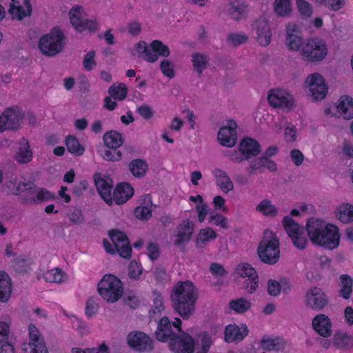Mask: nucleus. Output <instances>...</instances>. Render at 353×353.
I'll return each instance as SVG.
<instances>
[{
	"mask_svg": "<svg viewBox=\"0 0 353 353\" xmlns=\"http://www.w3.org/2000/svg\"><path fill=\"white\" fill-rule=\"evenodd\" d=\"M257 212L268 217H275L279 212L277 208L268 199H262L255 208Z\"/></svg>",
	"mask_w": 353,
	"mask_h": 353,
	"instance_id": "obj_37",
	"label": "nucleus"
},
{
	"mask_svg": "<svg viewBox=\"0 0 353 353\" xmlns=\"http://www.w3.org/2000/svg\"><path fill=\"white\" fill-rule=\"evenodd\" d=\"M69 16L72 26L79 32H83L85 30L94 32L99 28V23L95 19H85V12L81 6H74L70 10Z\"/></svg>",
	"mask_w": 353,
	"mask_h": 353,
	"instance_id": "obj_7",
	"label": "nucleus"
},
{
	"mask_svg": "<svg viewBox=\"0 0 353 353\" xmlns=\"http://www.w3.org/2000/svg\"><path fill=\"white\" fill-rule=\"evenodd\" d=\"M258 254L261 261L270 265L275 264L280 257L279 241L270 230L264 232L263 240L258 248Z\"/></svg>",
	"mask_w": 353,
	"mask_h": 353,
	"instance_id": "obj_3",
	"label": "nucleus"
},
{
	"mask_svg": "<svg viewBox=\"0 0 353 353\" xmlns=\"http://www.w3.org/2000/svg\"><path fill=\"white\" fill-rule=\"evenodd\" d=\"M110 236L119 254L123 258L130 257L132 248L126 235L121 231L112 230Z\"/></svg>",
	"mask_w": 353,
	"mask_h": 353,
	"instance_id": "obj_18",
	"label": "nucleus"
},
{
	"mask_svg": "<svg viewBox=\"0 0 353 353\" xmlns=\"http://www.w3.org/2000/svg\"><path fill=\"white\" fill-rule=\"evenodd\" d=\"M94 181L97 191L101 198L106 203L111 205L112 203L111 194L112 190V180L108 176H102L100 173H97L94 176Z\"/></svg>",
	"mask_w": 353,
	"mask_h": 353,
	"instance_id": "obj_20",
	"label": "nucleus"
},
{
	"mask_svg": "<svg viewBox=\"0 0 353 353\" xmlns=\"http://www.w3.org/2000/svg\"><path fill=\"white\" fill-rule=\"evenodd\" d=\"M283 224L294 245L299 249H304L307 244V239L304 235L303 228L290 216L283 219Z\"/></svg>",
	"mask_w": 353,
	"mask_h": 353,
	"instance_id": "obj_11",
	"label": "nucleus"
},
{
	"mask_svg": "<svg viewBox=\"0 0 353 353\" xmlns=\"http://www.w3.org/2000/svg\"><path fill=\"white\" fill-rule=\"evenodd\" d=\"M336 216L345 223L353 221V205L349 203L340 205L336 209Z\"/></svg>",
	"mask_w": 353,
	"mask_h": 353,
	"instance_id": "obj_40",
	"label": "nucleus"
},
{
	"mask_svg": "<svg viewBox=\"0 0 353 353\" xmlns=\"http://www.w3.org/2000/svg\"><path fill=\"white\" fill-rule=\"evenodd\" d=\"M128 92V89L126 85L124 83H114L112 85L109 90L108 93L114 99V100H119L121 101L123 100Z\"/></svg>",
	"mask_w": 353,
	"mask_h": 353,
	"instance_id": "obj_48",
	"label": "nucleus"
},
{
	"mask_svg": "<svg viewBox=\"0 0 353 353\" xmlns=\"http://www.w3.org/2000/svg\"><path fill=\"white\" fill-rule=\"evenodd\" d=\"M252 33L261 46H267L270 44L272 32L265 17H261L252 23Z\"/></svg>",
	"mask_w": 353,
	"mask_h": 353,
	"instance_id": "obj_13",
	"label": "nucleus"
},
{
	"mask_svg": "<svg viewBox=\"0 0 353 353\" xmlns=\"http://www.w3.org/2000/svg\"><path fill=\"white\" fill-rule=\"evenodd\" d=\"M155 334L159 341L165 342L176 334L173 332L169 319L163 316L159 321Z\"/></svg>",
	"mask_w": 353,
	"mask_h": 353,
	"instance_id": "obj_29",
	"label": "nucleus"
},
{
	"mask_svg": "<svg viewBox=\"0 0 353 353\" xmlns=\"http://www.w3.org/2000/svg\"><path fill=\"white\" fill-rule=\"evenodd\" d=\"M327 54L325 42L314 37L307 39L300 50L301 59L308 62H317L324 59Z\"/></svg>",
	"mask_w": 353,
	"mask_h": 353,
	"instance_id": "obj_5",
	"label": "nucleus"
},
{
	"mask_svg": "<svg viewBox=\"0 0 353 353\" xmlns=\"http://www.w3.org/2000/svg\"><path fill=\"white\" fill-rule=\"evenodd\" d=\"M237 274L243 278H247L246 286L248 292L252 294L258 288V275L253 266H237Z\"/></svg>",
	"mask_w": 353,
	"mask_h": 353,
	"instance_id": "obj_23",
	"label": "nucleus"
},
{
	"mask_svg": "<svg viewBox=\"0 0 353 353\" xmlns=\"http://www.w3.org/2000/svg\"><path fill=\"white\" fill-rule=\"evenodd\" d=\"M133 194L134 190L130 185L121 183L114 189L112 195V201H114L117 204H123L131 198Z\"/></svg>",
	"mask_w": 353,
	"mask_h": 353,
	"instance_id": "obj_30",
	"label": "nucleus"
},
{
	"mask_svg": "<svg viewBox=\"0 0 353 353\" xmlns=\"http://www.w3.org/2000/svg\"><path fill=\"white\" fill-rule=\"evenodd\" d=\"M212 174L215 179L216 185L223 193H228L234 190V183L225 171L215 168L212 171Z\"/></svg>",
	"mask_w": 353,
	"mask_h": 353,
	"instance_id": "obj_28",
	"label": "nucleus"
},
{
	"mask_svg": "<svg viewBox=\"0 0 353 353\" xmlns=\"http://www.w3.org/2000/svg\"><path fill=\"white\" fill-rule=\"evenodd\" d=\"M261 345L265 350L272 351L279 350L283 347V340L279 338L270 339L263 338Z\"/></svg>",
	"mask_w": 353,
	"mask_h": 353,
	"instance_id": "obj_51",
	"label": "nucleus"
},
{
	"mask_svg": "<svg viewBox=\"0 0 353 353\" xmlns=\"http://www.w3.org/2000/svg\"><path fill=\"white\" fill-rule=\"evenodd\" d=\"M306 230L312 243L332 250L339 244L340 235L336 226L324 221L311 218L306 224Z\"/></svg>",
	"mask_w": 353,
	"mask_h": 353,
	"instance_id": "obj_2",
	"label": "nucleus"
},
{
	"mask_svg": "<svg viewBox=\"0 0 353 353\" xmlns=\"http://www.w3.org/2000/svg\"><path fill=\"white\" fill-rule=\"evenodd\" d=\"M30 181H27L22 177L11 176L7 183V187L12 194L21 195L30 188Z\"/></svg>",
	"mask_w": 353,
	"mask_h": 353,
	"instance_id": "obj_33",
	"label": "nucleus"
},
{
	"mask_svg": "<svg viewBox=\"0 0 353 353\" xmlns=\"http://www.w3.org/2000/svg\"><path fill=\"white\" fill-rule=\"evenodd\" d=\"M303 43L298 26L294 23H288L285 36V45L288 50L300 52Z\"/></svg>",
	"mask_w": 353,
	"mask_h": 353,
	"instance_id": "obj_19",
	"label": "nucleus"
},
{
	"mask_svg": "<svg viewBox=\"0 0 353 353\" xmlns=\"http://www.w3.org/2000/svg\"><path fill=\"white\" fill-rule=\"evenodd\" d=\"M69 221L75 225H81L85 222V216L79 208H74L67 214Z\"/></svg>",
	"mask_w": 353,
	"mask_h": 353,
	"instance_id": "obj_54",
	"label": "nucleus"
},
{
	"mask_svg": "<svg viewBox=\"0 0 353 353\" xmlns=\"http://www.w3.org/2000/svg\"><path fill=\"white\" fill-rule=\"evenodd\" d=\"M53 199V195L48 190L37 187L32 182L30 188L20 196L21 203L23 205L39 204Z\"/></svg>",
	"mask_w": 353,
	"mask_h": 353,
	"instance_id": "obj_9",
	"label": "nucleus"
},
{
	"mask_svg": "<svg viewBox=\"0 0 353 353\" xmlns=\"http://www.w3.org/2000/svg\"><path fill=\"white\" fill-rule=\"evenodd\" d=\"M298 10L300 14L304 18L310 17L313 8L312 5L305 0H296Z\"/></svg>",
	"mask_w": 353,
	"mask_h": 353,
	"instance_id": "obj_57",
	"label": "nucleus"
},
{
	"mask_svg": "<svg viewBox=\"0 0 353 353\" xmlns=\"http://www.w3.org/2000/svg\"><path fill=\"white\" fill-rule=\"evenodd\" d=\"M63 39L64 36L61 30L53 29L40 38L39 48L43 55L54 57L63 50Z\"/></svg>",
	"mask_w": 353,
	"mask_h": 353,
	"instance_id": "obj_6",
	"label": "nucleus"
},
{
	"mask_svg": "<svg viewBox=\"0 0 353 353\" xmlns=\"http://www.w3.org/2000/svg\"><path fill=\"white\" fill-rule=\"evenodd\" d=\"M97 290L101 297L109 303L117 301L123 293L121 281L112 274L103 276L98 283Z\"/></svg>",
	"mask_w": 353,
	"mask_h": 353,
	"instance_id": "obj_4",
	"label": "nucleus"
},
{
	"mask_svg": "<svg viewBox=\"0 0 353 353\" xmlns=\"http://www.w3.org/2000/svg\"><path fill=\"white\" fill-rule=\"evenodd\" d=\"M23 113L18 107L6 109L0 115V132L17 130L21 128Z\"/></svg>",
	"mask_w": 353,
	"mask_h": 353,
	"instance_id": "obj_8",
	"label": "nucleus"
},
{
	"mask_svg": "<svg viewBox=\"0 0 353 353\" xmlns=\"http://www.w3.org/2000/svg\"><path fill=\"white\" fill-rule=\"evenodd\" d=\"M239 149L245 155V159L256 157L261 151L259 143L254 139L250 138L243 139L239 145Z\"/></svg>",
	"mask_w": 353,
	"mask_h": 353,
	"instance_id": "obj_32",
	"label": "nucleus"
},
{
	"mask_svg": "<svg viewBox=\"0 0 353 353\" xmlns=\"http://www.w3.org/2000/svg\"><path fill=\"white\" fill-rule=\"evenodd\" d=\"M341 283L339 296L344 299H349L352 292L353 279L347 274L340 276Z\"/></svg>",
	"mask_w": 353,
	"mask_h": 353,
	"instance_id": "obj_42",
	"label": "nucleus"
},
{
	"mask_svg": "<svg viewBox=\"0 0 353 353\" xmlns=\"http://www.w3.org/2000/svg\"><path fill=\"white\" fill-rule=\"evenodd\" d=\"M201 344L196 353H208L212 343V338L207 332H202L200 335Z\"/></svg>",
	"mask_w": 353,
	"mask_h": 353,
	"instance_id": "obj_55",
	"label": "nucleus"
},
{
	"mask_svg": "<svg viewBox=\"0 0 353 353\" xmlns=\"http://www.w3.org/2000/svg\"><path fill=\"white\" fill-rule=\"evenodd\" d=\"M209 222L223 229L229 227L228 219L220 214L210 215Z\"/></svg>",
	"mask_w": 353,
	"mask_h": 353,
	"instance_id": "obj_61",
	"label": "nucleus"
},
{
	"mask_svg": "<svg viewBox=\"0 0 353 353\" xmlns=\"http://www.w3.org/2000/svg\"><path fill=\"white\" fill-rule=\"evenodd\" d=\"M127 342L133 350L140 352H149L153 348V340L141 331H132L128 334Z\"/></svg>",
	"mask_w": 353,
	"mask_h": 353,
	"instance_id": "obj_12",
	"label": "nucleus"
},
{
	"mask_svg": "<svg viewBox=\"0 0 353 353\" xmlns=\"http://www.w3.org/2000/svg\"><path fill=\"white\" fill-rule=\"evenodd\" d=\"M31 12V6L26 0L24 6H21L19 3L15 0H12L8 10L9 14L12 19L21 20L25 17L29 15Z\"/></svg>",
	"mask_w": 353,
	"mask_h": 353,
	"instance_id": "obj_34",
	"label": "nucleus"
},
{
	"mask_svg": "<svg viewBox=\"0 0 353 353\" xmlns=\"http://www.w3.org/2000/svg\"><path fill=\"white\" fill-rule=\"evenodd\" d=\"M95 52L94 51H90L87 52L83 58V65L87 71L92 70L97 65L94 60Z\"/></svg>",
	"mask_w": 353,
	"mask_h": 353,
	"instance_id": "obj_64",
	"label": "nucleus"
},
{
	"mask_svg": "<svg viewBox=\"0 0 353 353\" xmlns=\"http://www.w3.org/2000/svg\"><path fill=\"white\" fill-rule=\"evenodd\" d=\"M268 101L274 108H291L294 104V98L288 91L278 88L270 90Z\"/></svg>",
	"mask_w": 353,
	"mask_h": 353,
	"instance_id": "obj_17",
	"label": "nucleus"
},
{
	"mask_svg": "<svg viewBox=\"0 0 353 353\" xmlns=\"http://www.w3.org/2000/svg\"><path fill=\"white\" fill-rule=\"evenodd\" d=\"M19 148L14 155V159L19 163H28L32 159V152L28 141L22 138L19 141Z\"/></svg>",
	"mask_w": 353,
	"mask_h": 353,
	"instance_id": "obj_31",
	"label": "nucleus"
},
{
	"mask_svg": "<svg viewBox=\"0 0 353 353\" xmlns=\"http://www.w3.org/2000/svg\"><path fill=\"white\" fill-rule=\"evenodd\" d=\"M28 330L31 353H48L43 337L37 327L30 324Z\"/></svg>",
	"mask_w": 353,
	"mask_h": 353,
	"instance_id": "obj_21",
	"label": "nucleus"
},
{
	"mask_svg": "<svg viewBox=\"0 0 353 353\" xmlns=\"http://www.w3.org/2000/svg\"><path fill=\"white\" fill-rule=\"evenodd\" d=\"M305 88L314 100H322L327 93V87L319 73L311 74L306 78Z\"/></svg>",
	"mask_w": 353,
	"mask_h": 353,
	"instance_id": "obj_10",
	"label": "nucleus"
},
{
	"mask_svg": "<svg viewBox=\"0 0 353 353\" xmlns=\"http://www.w3.org/2000/svg\"><path fill=\"white\" fill-rule=\"evenodd\" d=\"M160 70L165 77L172 79L174 77V65L168 59L163 60L160 63Z\"/></svg>",
	"mask_w": 353,
	"mask_h": 353,
	"instance_id": "obj_59",
	"label": "nucleus"
},
{
	"mask_svg": "<svg viewBox=\"0 0 353 353\" xmlns=\"http://www.w3.org/2000/svg\"><path fill=\"white\" fill-rule=\"evenodd\" d=\"M316 3L323 4L332 10H339L344 5L345 0H314Z\"/></svg>",
	"mask_w": 353,
	"mask_h": 353,
	"instance_id": "obj_62",
	"label": "nucleus"
},
{
	"mask_svg": "<svg viewBox=\"0 0 353 353\" xmlns=\"http://www.w3.org/2000/svg\"><path fill=\"white\" fill-rule=\"evenodd\" d=\"M332 343L334 346L339 350H351L353 349V334L346 331H336L333 335Z\"/></svg>",
	"mask_w": 353,
	"mask_h": 353,
	"instance_id": "obj_25",
	"label": "nucleus"
},
{
	"mask_svg": "<svg viewBox=\"0 0 353 353\" xmlns=\"http://www.w3.org/2000/svg\"><path fill=\"white\" fill-rule=\"evenodd\" d=\"M12 293L11 279L8 273L0 272V302L6 303Z\"/></svg>",
	"mask_w": 353,
	"mask_h": 353,
	"instance_id": "obj_36",
	"label": "nucleus"
},
{
	"mask_svg": "<svg viewBox=\"0 0 353 353\" xmlns=\"http://www.w3.org/2000/svg\"><path fill=\"white\" fill-rule=\"evenodd\" d=\"M103 141L107 148L118 149L123 143L122 134L116 131H110L103 136Z\"/></svg>",
	"mask_w": 353,
	"mask_h": 353,
	"instance_id": "obj_39",
	"label": "nucleus"
},
{
	"mask_svg": "<svg viewBox=\"0 0 353 353\" xmlns=\"http://www.w3.org/2000/svg\"><path fill=\"white\" fill-rule=\"evenodd\" d=\"M230 308L238 314H243L248 311L251 307L250 301L244 298L232 299L229 303Z\"/></svg>",
	"mask_w": 353,
	"mask_h": 353,
	"instance_id": "obj_47",
	"label": "nucleus"
},
{
	"mask_svg": "<svg viewBox=\"0 0 353 353\" xmlns=\"http://www.w3.org/2000/svg\"><path fill=\"white\" fill-rule=\"evenodd\" d=\"M172 351L176 353H193L194 343L193 338L187 332L174 335L170 341Z\"/></svg>",
	"mask_w": 353,
	"mask_h": 353,
	"instance_id": "obj_14",
	"label": "nucleus"
},
{
	"mask_svg": "<svg viewBox=\"0 0 353 353\" xmlns=\"http://www.w3.org/2000/svg\"><path fill=\"white\" fill-rule=\"evenodd\" d=\"M263 157L257 158L250 163L249 167L247 168L250 175H253L259 172L261 173V168H263Z\"/></svg>",
	"mask_w": 353,
	"mask_h": 353,
	"instance_id": "obj_63",
	"label": "nucleus"
},
{
	"mask_svg": "<svg viewBox=\"0 0 353 353\" xmlns=\"http://www.w3.org/2000/svg\"><path fill=\"white\" fill-rule=\"evenodd\" d=\"M314 330L321 336L328 338L332 334V323L330 319L324 314H318L312 319Z\"/></svg>",
	"mask_w": 353,
	"mask_h": 353,
	"instance_id": "obj_22",
	"label": "nucleus"
},
{
	"mask_svg": "<svg viewBox=\"0 0 353 353\" xmlns=\"http://www.w3.org/2000/svg\"><path fill=\"white\" fill-rule=\"evenodd\" d=\"M99 153L105 161H117L122 157V154L119 150L109 148L99 150Z\"/></svg>",
	"mask_w": 353,
	"mask_h": 353,
	"instance_id": "obj_52",
	"label": "nucleus"
},
{
	"mask_svg": "<svg viewBox=\"0 0 353 353\" xmlns=\"http://www.w3.org/2000/svg\"><path fill=\"white\" fill-rule=\"evenodd\" d=\"M236 123L229 120L226 125L222 126L217 134V139L221 145L225 147H233L237 140Z\"/></svg>",
	"mask_w": 353,
	"mask_h": 353,
	"instance_id": "obj_16",
	"label": "nucleus"
},
{
	"mask_svg": "<svg viewBox=\"0 0 353 353\" xmlns=\"http://www.w3.org/2000/svg\"><path fill=\"white\" fill-rule=\"evenodd\" d=\"M43 278L47 282L59 283L63 282L66 279L67 276L61 269L54 267L46 272L43 274Z\"/></svg>",
	"mask_w": 353,
	"mask_h": 353,
	"instance_id": "obj_43",
	"label": "nucleus"
},
{
	"mask_svg": "<svg viewBox=\"0 0 353 353\" xmlns=\"http://www.w3.org/2000/svg\"><path fill=\"white\" fill-rule=\"evenodd\" d=\"M248 40V34L243 32H231L229 33L227 37L228 43L234 47L244 44Z\"/></svg>",
	"mask_w": 353,
	"mask_h": 353,
	"instance_id": "obj_50",
	"label": "nucleus"
},
{
	"mask_svg": "<svg viewBox=\"0 0 353 353\" xmlns=\"http://www.w3.org/2000/svg\"><path fill=\"white\" fill-rule=\"evenodd\" d=\"M249 330L246 325L241 327L236 324L227 325L224 331V338L227 343L239 342L248 334Z\"/></svg>",
	"mask_w": 353,
	"mask_h": 353,
	"instance_id": "obj_24",
	"label": "nucleus"
},
{
	"mask_svg": "<svg viewBox=\"0 0 353 353\" xmlns=\"http://www.w3.org/2000/svg\"><path fill=\"white\" fill-rule=\"evenodd\" d=\"M154 298L153 300V305L150 310L152 316L156 314L161 313L164 310L163 297L159 294L154 292Z\"/></svg>",
	"mask_w": 353,
	"mask_h": 353,
	"instance_id": "obj_56",
	"label": "nucleus"
},
{
	"mask_svg": "<svg viewBox=\"0 0 353 353\" xmlns=\"http://www.w3.org/2000/svg\"><path fill=\"white\" fill-rule=\"evenodd\" d=\"M151 204L147 203L145 205H139L135 208L134 214L135 216L142 220H147L152 216Z\"/></svg>",
	"mask_w": 353,
	"mask_h": 353,
	"instance_id": "obj_58",
	"label": "nucleus"
},
{
	"mask_svg": "<svg viewBox=\"0 0 353 353\" xmlns=\"http://www.w3.org/2000/svg\"><path fill=\"white\" fill-rule=\"evenodd\" d=\"M216 236V232L211 228L201 229L196 236V245L199 248H203L208 242L215 239Z\"/></svg>",
	"mask_w": 353,
	"mask_h": 353,
	"instance_id": "obj_38",
	"label": "nucleus"
},
{
	"mask_svg": "<svg viewBox=\"0 0 353 353\" xmlns=\"http://www.w3.org/2000/svg\"><path fill=\"white\" fill-rule=\"evenodd\" d=\"M136 50L139 54H143V59L148 62H155L158 59V56L157 54H154L152 52L151 48H150L146 42L140 41H139L136 46Z\"/></svg>",
	"mask_w": 353,
	"mask_h": 353,
	"instance_id": "obj_45",
	"label": "nucleus"
},
{
	"mask_svg": "<svg viewBox=\"0 0 353 353\" xmlns=\"http://www.w3.org/2000/svg\"><path fill=\"white\" fill-rule=\"evenodd\" d=\"M150 47L153 53L157 56L168 57L170 55L169 48L164 45L161 41L154 40L151 42Z\"/></svg>",
	"mask_w": 353,
	"mask_h": 353,
	"instance_id": "obj_53",
	"label": "nucleus"
},
{
	"mask_svg": "<svg viewBox=\"0 0 353 353\" xmlns=\"http://www.w3.org/2000/svg\"><path fill=\"white\" fill-rule=\"evenodd\" d=\"M129 170L134 176L138 178L142 177L147 172L148 164L142 159H134L130 162Z\"/></svg>",
	"mask_w": 353,
	"mask_h": 353,
	"instance_id": "obj_44",
	"label": "nucleus"
},
{
	"mask_svg": "<svg viewBox=\"0 0 353 353\" xmlns=\"http://www.w3.org/2000/svg\"><path fill=\"white\" fill-rule=\"evenodd\" d=\"M248 6L244 0H229L227 11L230 17L235 21H240L245 17Z\"/></svg>",
	"mask_w": 353,
	"mask_h": 353,
	"instance_id": "obj_26",
	"label": "nucleus"
},
{
	"mask_svg": "<svg viewBox=\"0 0 353 353\" xmlns=\"http://www.w3.org/2000/svg\"><path fill=\"white\" fill-rule=\"evenodd\" d=\"M337 112L345 119L353 118V99L348 96H342L338 101Z\"/></svg>",
	"mask_w": 353,
	"mask_h": 353,
	"instance_id": "obj_35",
	"label": "nucleus"
},
{
	"mask_svg": "<svg viewBox=\"0 0 353 353\" xmlns=\"http://www.w3.org/2000/svg\"><path fill=\"white\" fill-rule=\"evenodd\" d=\"M274 9L281 17H288L292 12V0H274Z\"/></svg>",
	"mask_w": 353,
	"mask_h": 353,
	"instance_id": "obj_46",
	"label": "nucleus"
},
{
	"mask_svg": "<svg viewBox=\"0 0 353 353\" xmlns=\"http://www.w3.org/2000/svg\"><path fill=\"white\" fill-rule=\"evenodd\" d=\"M194 223L189 219H183L176 230V244L188 241L194 232Z\"/></svg>",
	"mask_w": 353,
	"mask_h": 353,
	"instance_id": "obj_27",
	"label": "nucleus"
},
{
	"mask_svg": "<svg viewBox=\"0 0 353 353\" xmlns=\"http://www.w3.org/2000/svg\"><path fill=\"white\" fill-rule=\"evenodd\" d=\"M197 299V289L190 281H178L172 289V307L183 319H188L193 314Z\"/></svg>",
	"mask_w": 353,
	"mask_h": 353,
	"instance_id": "obj_1",
	"label": "nucleus"
},
{
	"mask_svg": "<svg viewBox=\"0 0 353 353\" xmlns=\"http://www.w3.org/2000/svg\"><path fill=\"white\" fill-rule=\"evenodd\" d=\"M65 145L68 151L76 156L82 155L85 151L84 148L79 143L78 139L72 136H68L66 138Z\"/></svg>",
	"mask_w": 353,
	"mask_h": 353,
	"instance_id": "obj_49",
	"label": "nucleus"
},
{
	"mask_svg": "<svg viewBox=\"0 0 353 353\" xmlns=\"http://www.w3.org/2000/svg\"><path fill=\"white\" fill-rule=\"evenodd\" d=\"M328 301L326 294L318 287L311 288L305 295L306 305L316 311L322 310L328 304Z\"/></svg>",
	"mask_w": 353,
	"mask_h": 353,
	"instance_id": "obj_15",
	"label": "nucleus"
},
{
	"mask_svg": "<svg viewBox=\"0 0 353 353\" xmlns=\"http://www.w3.org/2000/svg\"><path fill=\"white\" fill-rule=\"evenodd\" d=\"M72 353H108V347L105 343H101L98 348H86L81 350L79 347H73L72 349Z\"/></svg>",
	"mask_w": 353,
	"mask_h": 353,
	"instance_id": "obj_60",
	"label": "nucleus"
},
{
	"mask_svg": "<svg viewBox=\"0 0 353 353\" xmlns=\"http://www.w3.org/2000/svg\"><path fill=\"white\" fill-rule=\"evenodd\" d=\"M191 61L194 70L199 76H201L203 70L207 68L209 59L205 54L195 52L192 54Z\"/></svg>",
	"mask_w": 353,
	"mask_h": 353,
	"instance_id": "obj_41",
	"label": "nucleus"
}]
</instances>
